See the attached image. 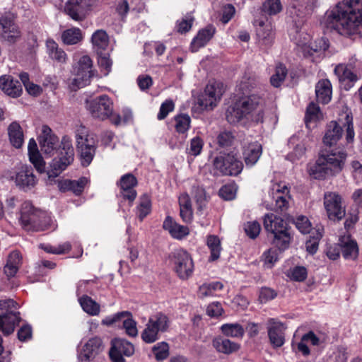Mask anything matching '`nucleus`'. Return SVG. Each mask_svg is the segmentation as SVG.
Here are the masks:
<instances>
[{
  "mask_svg": "<svg viewBox=\"0 0 362 362\" xmlns=\"http://www.w3.org/2000/svg\"><path fill=\"white\" fill-rule=\"evenodd\" d=\"M40 150L42 153L52 156L57 153L50 163L48 177L54 178L62 173L74 160V151L71 139L64 136L59 146L58 137L52 134V129L47 125L42 126V133L39 136Z\"/></svg>",
  "mask_w": 362,
  "mask_h": 362,
  "instance_id": "1",
  "label": "nucleus"
},
{
  "mask_svg": "<svg viewBox=\"0 0 362 362\" xmlns=\"http://www.w3.org/2000/svg\"><path fill=\"white\" fill-rule=\"evenodd\" d=\"M362 22V0H344L326 13L327 28L339 34L351 36L358 32Z\"/></svg>",
  "mask_w": 362,
  "mask_h": 362,
  "instance_id": "2",
  "label": "nucleus"
},
{
  "mask_svg": "<svg viewBox=\"0 0 362 362\" xmlns=\"http://www.w3.org/2000/svg\"><path fill=\"white\" fill-rule=\"evenodd\" d=\"M262 100L260 97L252 95L238 99L226 110L227 121L232 124L238 123L244 119H252L259 122L262 119Z\"/></svg>",
  "mask_w": 362,
  "mask_h": 362,
  "instance_id": "3",
  "label": "nucleus"
},
{
  "mask_svg": "<svg viewBox=\"0 0 362 362\" xmlns=\"http://www.w3.org/2000/svg\"><path fill=\"white\" fill-rule=\"evenodd\" d=\"M346 153L343 151L332 149L319 156L312 168V173L317 179H324L340 173L344 165Z\"/></svg>",
  "mask_w": 362,
  "mask_h": 362,
  "instance_id": "4",
  "label": "nucleus"
},
{
  "mask_svg": "<svg viewBox=\"0 0 362 362\" xmlns=\"http://www.w3.org/2000/svg\"><path fill=\"white\" fill-rule=\"evenodd\" d=\"M20 222L27 231L47 230L51 223V218L45 212L33 206L29 202H25L21 209Z\"/></svg>",
  "mask_w": 362,
  "mask_h": 362,
  "instance_id": "5",
  "label": "nucleus"
},
{
  "mask_svg": "<svg viewBox=\"0 0 362 362\" xmlns=\"http://www.w3.org/2000/svg\"><path fill=\"white\" fill-rule=\"evenodd\" d=\"M263 223L265 230L273 235L272 243L280 251L288 247L291 237L286 221L280 216L267 214L264 216Z\"/></svg>",
  "mask_w": 362,
  "mask_h": 362,
  "instance_id": "6",
  "label": "nucleus"
},
{
  "mask_svg": "<svg viewBox=\"0 0 362 362\" xmlns=\"http://www.w3.org/2000/svg\"><path fill=\"white\" fill-rule=\"evenodd\" d=\"M0 329L5 335H9L14 332L21 318L18 311V303L13 299L0 300Z\"/></svg>",
  "mask_w": 362,
  "mask_h": 362,
  "instance_id": "7",
  "label": "nucleus"
},
{
  "mask_svg": "<svg viewBox=\"0 0 362 362\" xmlns=\"http://www.w3.org/2000/svg\"><path fill=\"white\" fill-rule=\"evenodd\" d=\"M22 37L20 27L11 13L0 16V40L8 45L18 42Z\"/></svg>",
  "mask_w": 362,
  "mask_h": 362,
  "instance_id": "8",
  "label": "nucleus"
},
{
  "mask_svg": "<svg viewBox=\"0 0 362 362\" xmlns=\"http://www.w3.org/2000/svg\"><path fill=\"white\" fill-rule=\"evenodd\" d=\"M86 108L93 117L105 120L113 113V103L107 95H103L87 100Z\"/></svg>",
  "mask_w": 362,
  "mask_h": 362,
  "instance_id": "9",
  "label": "nucleus"
},
{
  "mask_svg": "<svg viewBox=\"0 0 362 362\" xmlns=\"http://www.w3.org/2000/svg\"><path fill=\"white\" fill-rule=\"evenodd\" d=\"M213 164L223 175L236 176L243 168V163L230 153L220 154L214 158Z\"/></svg>",
  "mask_w": 362,
  "mask_h": 362,
  "instance_id": "10",
  "label": "nucleus"
},
{
  "mask_svg": "<svg viewBox=\"0 0 362 362\" xmlns=\"http://www.w3.org/2000/svg\"><path fill=\"white\" fill-rule=\"evenodd\" d=\"M76 148L80 154V158L83 166H88L95 153L96 144L93 137L85 132H78L76 135Z\"/></svg>",
  "mask_w": 362,
  "mask_h": 362,
  "instance_id": "11",
  "label": "nucleus"
},
{
  "mask_svg": "<svg viewBox=\"0 0 362 362\" xmlns=\"http://www.w3.org/2000/svg\"><path fill=\"white\" fill-rule=\"evenodd\" d=\"M171 261L174 270L180 279L186 280L192 274L194 264L191 256L187 251L182 249L175 250L172 254Z\"/></svg>",
  "mask_w": 362,
  "mask_h": 362,
  "instance_id": "12",
  "label": "nucleus"
},
{
  "mask_svg": "<svg viewBox=\"0 0 362 362\" xmlns=\"http://www.w3.org/2000/svg\"><path fill=\"white\" fill-rule=\"evenodd\" d=\"M225 91L223 83L210 82L205 88L204 93L198 99V103L203 109L212 110L216 106Z\"/></svg>",
  "mask_w": 362,
  "mask_h": 362,
  "instance_id": "13",
  "label": "nucleus"
},
{
  "mask_svg": "<svg viewBox=\"0 0 362 362\" xmlns=\"http://www.w3.org/2000/svg\"><path fill=\"white\" fill-rule=\"evenodd\" d=\"M134 353V346L123 339H114L111 341L109 356L112 362H125L124 356L129 357Z\"/></svg>",
  "mask_w": 362,
  "mask_h": 362,
  "instance_id": "14",
  "label": "nucleus"
},
{
  "mask_svg": "<svg viewBox=\"0 0 362 362\" xmlns=\"http://www.w3.org/2000/svg\"><path fill=\"white\" fill-rule=\"evenodd\" d=\"M104 350V344L101 338L95 337L90 338L78 351L79 362H90Z\"/></svg>",
  "mask_w": 362,
  "mask_h": 362,
  "instance_id": "15",
  "label": "nucleus"
},
{
  "mask_svg": "<svg viewBox=\"0 0 362 362\" xmlns=\"http://www.w3.org/2000/svg\"><path fill=\"white\" fill-rule=\"evenodd\" d=\"M324 204L330 220L340 221L346 214L344 208L341 206V198L335 193L325 195Z\"/></svg>",
  "mask_w": 362,
  "mask_h": 362,
  "instance_id": "16",
  "label": "nucleus"
},
{
  "mask_svg": "<svg viewBox=\"0 0 362 362\" xmlns=\"http://www.w3.org/2000/svg\"><path fill=\"white\" fill-rule=\"evenodd\" d=\"M90 0H68L64 6V12L74 21L85 19L90 9Z\"/></svg>",
  "mask_w": 362,
  "mask_h": 362,
  "instance_id": "17",
  "label": "nucleus"
},
{
  "mask_svg": "<svg viewBox=\"0 0 362 362\" xmlns=\"http://www.w3.org/2000/svg\"><path fill=\"white\" fill-rule=\"evenodd\" d=\"M92 60L87 56L81 57L78 63L76 77L73 80V85L78 88L86 86L92 77Z\"/></svg>",
  "mask_w": 362,
  "mask_h": 362,
  "instance_id": "18",
  "label": "nucleus"
},
{
  "mask_svg": "<svg viewBox=\"0 0 362 362\" xmlns=\"http://www.w3.org/2000/svg\"><path fill=\"white\" fill-rule=\"evenodd\" d=\"M286 329V327L283 323L276 321L274 319L269 320L267 327L268 337L273 348H279L284 344Z\"/></svg>",
  "mask_w": 362,
  "mask_h": 362,
  "instance_id": "19",
  "label": "nucleus"
},
{
  "mask_svg": "<svg viewBox=\"0 0 362 362\" xmlns=\"http://www.w3.org/2000/svg\"><path fill=\"white\" fill-rule=\"evenodd\" d=\"M15 182L20 189L28 191L34 187L37 183V179L33 174L31 166L23 165L16 173Z\"/></svg>",
  "mask_w": 362,
  "mask_h": 362,
  "instance_id": "20",
  "label": "nucleus"
},
{
  "mask_svg": "<svg viewBox=\"0 0 362 362\" xmlns=\"http://www.w3.org/2000/svg\"><path fill=\"white\" fill-rule=\"evenodd\" d=\"M273 191L275 192L273 195L275 204L271 209L276 212L285 213L289 207L291 199L288 188L286 185L281 187L277 185L273 187Z\"/></svg>",
  "mask_w": 362,
  "mask_h": 362,
  "instance_id": "21",
  "label": "nucleus"
},
{
  "mask_svg": "<svg viewBox=\"0 0 362 362\" xmlns=\"http://www.w3.org/2000/svg\"><path fill=\"white\" fill-rule=\"evenodd\" d=\"M118 185L120 187L123 198L132 202L136 197V192L134 189L137 185V180L135 176L132 173L125 174L122 176Z\"/></svg>",
  "mask_w": 362,
  "mask_h": 362,
  "instance_id": "22",
  "label": "nucleus"
},
{
  "mask_svg": "<svg viewBox=\"0 0 362 362\" xmlns=\"http://www.w3.org/2000/svg\"><path fill=\"white\" fill-rule=\"evenodd\" d=\"M0 89L12 98L20 96L23 90L21 82L10 75H4L0 77Z\"/></svg>",
  "mask_w": 362,
  "mask_h": 362,
  "instance_id": "23",
  "label": "nucleus"
},
{
  "mask_svg": "<svg viewBox=\"0 0 362 362\" xmlns=\"http://www.w3.org/2000/svg\"><path fill=\"white\" fill-rule=\"evenodd\" d=\"M257 38L258 45L262 49L269 47L274 40V33L271 24H265L263 21H258L257 28Z\"/></svg>",
  "mask_w": 362,
  "mask_h": 362,
  "instance_id": "24",
  "label": "nucleus"
},
{
  "mask_svg": "<svg viewBox=\"0 0 362 362\" xmlns=\"http://www.w3.org/2000/svg\"><path fill=\"white\" fill-rule=\"evenodd\" d=\"M243 148V156L246 165H254L262 155V145L258 142H251L244 144Z\"/></svg>",
  "mask_w": 362,
  "mask_h": 362,
  "instance_id": "25",
  "label": "nucleus"
},
{
  "mask_svg": "<svg viewBox=\"0 0 362 362\" xmlns=\"http://www.w3.org/2000/svg\"><path fill=\"white\" fill-rule=\"evenodd\" d=\"M342 134V127L336 121H331L327 125L323 143L326 146L332 147L341 139Z\"/></svg>",
  "mask_w": 362,
  "mask_h": 362,
  "instance_id": "26",
  "label": "nucleus"
},
{
  "mask_svg": "<svg viewBox=\"0 0 362 362\" xmlns=\"http://www.w3.org/2000/svg\"><path fill=\"white\" fill-rule=\"evenodd\" d=\"M215 33L216 28L212 25H208L206 28L200 30L191 43L192 51L197 52L199 48L205 46Z\"/></svg>",
  "mask_w": 362,
  "mask_h": 362,
  "instance_id": "27",
  "label": "nucleus"
},
{
  "mask_svg": "<svg viewBox=\"0 0 362 362\" xmlns=\"http://www.w3.org/2000/svg\"><path fill=\"white\" fill-rule=\"evenodd\" d=\"M334 73L341 82H347V85H345V89L346 90L351 88L358 79L357 75L351 69L350 66L339 64L335 67Z\"/></svg>",
  "mask_w": 362,
  "mask_h": 362,
  "instance_id": "28",
  "label": "nucleus"
},
{
  "mask_svg": "<svg viewBox=\"0 0 362 362\" xmlns=\"http://www.w3.org/2000/svg\"><path fill=\"white\" fill-rule=\"evenodd\" d=\"M87 183L88 180L84 177L78 180H65L59 182V188L62 192L71 191L78 196L83 192Z\"/></svg>",
  "mask_w": 362,
  "mask_h": 362,
  "instance_id": "29",
  "label": "nucleus"
},
{
  "mask_svg": "<svg viewBox=\"0 0 362 362\" xmlns=\"http://www.w3.org/2000/svg\"><path fill=\"white\" fill-rule=\"evenodd\" d=\"M163 227L169 232L172 237L176 239H182L189 234V228L187 226L177 223L170 216L166 217Z\"/></svg>",
  "mask_w": 362,
  "mask_h": 362,
  "instance_id": "30",
  "label": "nucleus"
},
{
  "mask_svg": "<svg viewBox=\"0 0 362 362\" xmlns=\"http://www.w3.org/2000/svg\"><path fill=\"white\" fill-rule=\"evenodd\" d=\"M28 150L30 161L34 165L35 168L39 173L44 172L45 163L38 151L35 139H30Z\"/></svg>",
  "mask_w": 362,
  "mask_h": 362,
  "instance_id": "31",
  "label": "nucleus"
},
{
  "mask_svg": "<svg viewBox=\"0 0 362 362\" xmlns=\"http://www.w3.org/2000/svg\"><path fill=\"white\" fill-rule=\"evenodd\" d=\"M316 98L318 102L327 104L332 98V85L328 79H322L315 86Z\"/></svg>",
  "mask_w": 362,
  "mask_h": 362,
  "instance_id": "32",
  "label": "nucleus"
},
{
  "mask_svg": "<svg viewBox=\"0 0 362 362\" xmlns=\"http://www.w3.org/2000/svg\"><path fill=\"white\" fill-rule=\"evenodd\" d=\"M47 52L49 57L58 64H64L67 61L65 52L59 47L58 44L53 40L49 39L46 42Z\"/></svg>",
  "mask_w": 362,
  "mask_h": 362,
  "instance_id": "33",
  "label": "nucleus"
},
{
  "mask_svg": "<svg viewBox=\"0 0 362 362\" xmlns=\"http://www.w3.org/2000/svg\"><path fill=\"white\" fill-rule=\"evenodd\" d=\"M180 215L185 223H190L193 218V209L191 199L187 193H183L179 197Z\"/></svg>",
  "mask_w": 362,
  "mask_h": 362,
  "instance_id": "34",
  "label": "nucleus"
},
{
  "mask_svg": "<svg viewBox=\"0 0 362 362\" xmlns=\"http://www.w3.org/2000/svg\"><path fill=\"white\" fill-rule=\"evenodd\" d=\"M212 344L218 352L228 355L238 351L240 349L239 344L222 337L215 338Z\"/></svg>",
  "mask_w": 362,
  "mask_h": 362,
  "instance_id": "35",
  "label": "nucleus"
},
{
  "mask_svg": "<svg viewBox=\"0 0 362 362\" xmlns=\"http://www.w3.org/2000/svg\"><path fill=\"white\" fill-rule=\"evenodd\" d=\"M91 42L93 49L98 54H101L109 45V37L104 30H98L93 34Z\"/></svg>",
  "mask_w": 362,
  "mask_h": 362,
  "instance_id": "36",
  "label": "nucleus"
},
{
  "mask_svg": "<svg viewBox=\"0 0 362 362\" xmlns=\"http://www.w3.org/2000/svg\"><path fill=\"white\" fill-rule=\"evenodd\" d=\"M8 134L12 146L21 148L23 143V133L20 124L16 122H12L8 127Z\"/></svg>",
  "mask_w": 362,
  "mask_h": 362,
  "instance_id": "37",
  "label": "nucleus"
},
{
  "mask_svg": "<svg viewBox=\"0 0 362 362\" xmlns=\"http://www.w3.org/2000/svg\"><path fill=\"white\" fill-rule=\"evenodd\" d=\"M340 247L343 257L345 259H354L358 252L356 242L349 240V237L340 240Z\"/></svg>",
  "mask_w": 362,
  "mask_h": 362,
  "instance_id": "38",
  "label": "nucleus"
},
{
  "mask_svg": "<svg viewBox=\"0 0 362 362\" xmlns=\"http://www.w3.org/2000/svg\"><path fill=\"white\" fill-rule=\"evenodd\" d=\"M78 302L83 310L91 316L98 315L100 311V305L87 295L78 298Z\"/></svg>",
  "mask_w": 362,
  "mask_h": 362,
  "instance_id": "39",
  "label": "nucleus"
},
{
  "mask_svg": "<svg viewBox=\"0 0 362 362\" xmlns=\"http://www.w3.org/2000/svg\"><path fill=\"white\" fill-rule=\"evenodd\" d=\"M148 322L160 332H166L170 325L169 318L162 313H158L150 317Z\"/></svg>",
  "mask_w": 362,
  "mask_h": 362,
  "instance_id": "40",
  "label": "nucleus"
},
{
  "mask_svg": "<svg viewBox=\"0 0 362 362\" xmlns=\"http://www.w3.org/2000/svg\"><path fill=\"white\" fill-rule=\"evenodd\" d=\"M206 244L211 252L209 260L215 261L218 259L221 251V241L218 237L214 235H209L206 239Z\"/></svg>",
  "mask_w": 362,
  "mask_h": 362,
  "instance_id": "41",
  "label": "nucleus"
},
{
  "mask_svg": "<svg viewBox=\"0 0 362 362\" xmlns=\"http://www.w3.org/2000/svg\"><path fill=\"white\" fill-rule=\"evenodd\" d=\"M62 38L66 45H75L82 39L81 31L76 28L66 30L63 32Z\"/></svg>",
  "mask_w": 362,
  "mask_h": 362,
  "instance_id": "42",
  "label": "nucleus"
},
{
  "mask_svg": "<svg viewBox=\"0 0 362 362\" xmlns=\"http://www.w3.org/2000/svg\"><path fill=\"white\" fill-rule=\"evenodd\" d=\"M192 194L198 206V210L202 211L207 202L205 189L199 185H193Z\"/></svg>",
  "mask_w": 362,
  "mask_h": 362,
  "instance_id": "43",
  "label": "nucleus"
},
{
  "mask_svg": "<svg viewBox=\"0 0 362 362\" xmlns=\"http://www.w3.org/2000/svg\"><path fill=\"white\" fill-rule=\"evenodd\" d=\"M322 237V234L319 229L312 232V235L305 242V248L308 253L314 255L317 251L319 242Z\"/></svg>",
  "mask_w": 362,
  "mask_h": 362,
  "instance_id": "44",
  "label": "nucleus"
},
{
  "mask_svg": "<svg viewBox=\"0 0 362 362\" xmlns=\"http://www.w3.org/2000/svg\"><path fill=\"white\" fill-rule=\"evenodd\" d=\"M221 331L224 335L231 337H242L245 332L243 327L238 323L223 325Z\"/></svg>",
  "mask_w": 362,
  "mask_h": 362,
  "instance_id": "45",
  "label": "nucleus"
},
{
  "mask_svg": "<svg viewBox=\"0 0 362 362\" xmlns=\"http://www.w3.org/2000/svg\"><path fill=\"white\" fill-rule=\"evenodd\" d=\"M175 129L178 133L183 134L186 132L191 123L190 117L187 114H180L175 117Z\"/></svg>",
  "mask_w": 362,
  "mask_h": 362,
  "instance_id": "46",
  "label": "nucleus"
},
{
  "mask_svg": "<svg viewBox=\"0 0 362 362\" xmlns=\"http://www.w3.org/2000/svg\"><path fill=\"white\" fill-rule=\"evenodd\" d=\"M286 75L287 69L286 66L281 64H279L276 67L275 74L270 78L271 84L276 88L279 87L285 80Z\"/></svg>",
  "mask_w": 362,
  "mask_h": 362,
  "instance_id": "47",
  "label": "nucleus"
},
{
  "mask_svg": "<svg viewBox=\"0 0 362 362\" xmlns=\"http://www.w3.org/2000/svg\"><path fill=\"white\" fill-rule=\"evenodd\" d=\"M169 345L165 341L159 342L152 347V352L157 361H163L169 356Z\"/></svg>",
  "mask_w": 362,
  "mask_h": 362,
  "instance_id": "48",
  "label": "nucleus"
},
{
  "mask_svg": "<svg viewBox=\"0 0 362 362\" xmlns=\"http://www.w3.org/2000/svg\"><path fill=\"white\" fill-rule=\"evenodd\" d=\"M159 332L154 327H153L148 322L146 325L141 336L144 341L148 344L155 342L159 339Z\"/></svg>",
  "mask_w": 362,
  "mask_h": 362,
  "instance_id": "49",
  "label": "nucleus"
},
{
  "mask_svg": "<svg viewBox=\"0 0 362 362\" xmlns=\"http://www.w3.org/2000/svg\"><path fill=\"white\" fill-rule=\"evenodd\" d=\"M282 9L280 0H267L262 5V11L268 15H276Z\"/></svg>",
  "mask_w": 362,
  "mask_h": 362,
  "instance_id": "50",
  "label": "nucleus"
},
{
  "mask_svg": "<svg viewBox=\"0 0 362 362\" xmlns=\"http://www.w3.org/2000/svg\"><path fill=\"white\" fill-rule=\"evenodd\" d=\"M151 203L147 195H143L140 198V203L138 206V216L142 221L151 211Z\"/></svg>",
  "mask_w": 362,
  "mask_h": 362,
  "instance_id": "51",
  "label": "nucleus"
},
{
  "mask_svg": "<svg viewBox=\"0 0 362 362\" xmlns=\"http://www.w3.org/2000/svg\"><path fill=\"white\" fill-rule=\"evenodd\" d=\"M235 136L230 131H223L218 134L216 138L217 144L221 147H228L233 144Z\"/></svg>",
  "mask_w": 362,
  "mask_h": 362,
  "instance_id": "52",
  "label": "nucleus"
},
{
  "mask_svg": "<svg viewBox=\"0 0 362 362\" xmlns=\"http://www.w3.org/2000/svg\"><path fill=\"white\" fill-rule=\"evenodd\" d=\"M320 110L319 106L313 102H311L306 109L305 122L316 120L319 118Z\"/></svg>",
  "mask_w": 362,
  "mask_h": 362,
  "instance_id": "53",
  "label": "nucleus"
},
{
  "mask_svg": "<svg viewBox=\"0 0 362 362\" xmlns=\"http://www.w3.org/2000/svg\"><path fill=\"white\" fill-rule=\"evenodd\" d=\"M244 230L247 236L255 239L259 234L261 227L257 221H252L245 224Z\"/></svg>",
  "mask_w": 362,
  "mask_h": 362,
  "instance_id": "54",
  "label": "nucleus"
},
{
  "mask_svg": "<svg viewBox=\"0 0 362 362\" xmlns=\"http://www.w3.org/2000/svg\"><path fill=\"white\" fill-rule=\"evenodd\" d=\"M123 327L125 329L127 334L129 337H136L138 334V330L136 328V322L131 317H127L123 322Z\"/></svg>",
  "mask_w": 362,
  "mask_h": 362,
  "instance_id": "55",
  "label": "nucleus"
},
{
  "mask_svg": "<svg viewBox=\"0 0 362 362\" xmlns=\"http://www.w3.org/2000/svg\"><path fill=\"white\" fill-rule=\"evenodd\" d=\"M132 313L129 311H122L117 313L115 314L112 316H108L106 317L105 319L103 320L102 323L103 325L110 326L112 325L114 323L120 321L122 319L127 317H131Z\"/></svg>",
  "mask_w": 362,
  "mask_h": 362,
  "instance_id": "56",
  "label": "nucleus"
},
{
  "mask_svg": "<svg viewBox=\"0 0 362 362\" xmlns=\"http://www.w3.org/2000/svg\"><path fill=\"white\" fill-rule=\"evenodd\" d=\"M204 146V141L199 136H195L190 141L189 153L197 156L200 154Z\"/></svg>",
  "mask_w": 362,
  "mask_h": 362,
  "instance_id": "57",
  "label": "nucleus"
},
{
  "mask_svg": "<svg viewBox=\"0 0 362 362\" xmlns=\"http://www.w3.org/2000/svg\"><path fill=\"white\" fill-rule=\"evenodd\" d=\"M236 189L233 185H226L219 190V196L225 200H232L235 197Z\"/></svg>",
  "mask_w": 362,
  "mask_h": 362,
  "instance_id": "58",
  "label": "nucleus"
},
{
  "mask_svg": "<svg viewBox=\"0 0 362 362\" xmlns=\"http://www.w3.org/2000/svg\"><path fill=\"white\" fill-rule=\"evenodd\" d=\"M296 226L302 233H309L311 230V224L308 218L301 216L296 218Z\"/></svg>",
  "mask_w": 362,
  "mask_h": 362,
  "instance_id": "59",
  "label": "nucleus"
},
{
  "mask_svg": "<svg viewBox=\"0 0 362 362\" xmlns=\"http://www.w3.org/2000/svg\"><path fill=\"white\" fill-rule=\"evenodd\" d=\"M305 151V148L303 144H297L293 148V151L287 155L286 158L294 163L299 160L304 155Z\"/></svg>",
  "mask_w": 362,
  "mask_h": 362,
  "instance_id": "60",
  "label": "nucleus"
},
{
  "mask_svg": "<svg viewBox=\"0 0 362 362\" xmlns=\"http://www.w3.org/2000/svg\"><path fill=\"white\" fill-rule=\"evenodd\" d=\"M174 109V103L172 100H165L163 103H162L160 107V111L158 114V119L159 120H162L163 119H165L168 113L170 112H172Z\"/></svg>",
  "mask_w": 362,
  "mask_h": 362,
  "instance_id": "61",
  "label": "nucleus"
},
{
  "mask_svg": "<svg viewBox=\"0 0 362 362\" xmlns=\"http://www.w3.org/2000/svg\"><path fill=\"white\" fill-rule=\"evenodd\" d=\"M98 54V64L99 66L104 69L105 74L107 75L111 70V67L112 65V62L110 59L108 54H103V52L101 54Z\"/></svg>",
  "mask_w": 362,
  "mask_h": 362,
  "instance_id": "62",
  "label": "nucleus"
},
{
  "mask_svg": "<svg viewBox=\"0 0 362 362\" xmlns=\"http://www.w3.org/2000/svg\"><path fill=\"white\" fill-rule=\"evenodd\" d=\"M235 12V7L232 4H227L223 6L221 21L226 24L230 21Z\"/></svg>",
  "mask_w": 362,
  "mask_h": 362,
  "instance_id": "63",
  "label": "nucleus"
},
{
  "mask_svg": "<svg viewBox=\"0 0 362 362\" xmlns=\"http://www.w3.org/2000/svg\"><path fill=\"white\" fill-rule=\"evenodd\" d=\"M194 21V17L191 15L186 16L181 22L179 23L177 27H178V32L181 33H187L188 32L191 28L192 23Z\"/></svg>",
  "mask_w": 362,
  "mask_h": 362,
  "instance_id": "64",
  "label": "nucleus"
}]
</instances>
